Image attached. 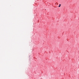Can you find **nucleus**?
Returning <instances> with one entry per match:
<instances>
[{
    "instance_id": "1",
    "label": "nucleus",
    "mask_w": 79,
    "mask_h": 79,
    "mask_svg": "<svg viewBox=\"0 0 79 79\" xmlns=\"http://www.w3.org/2000/svg\"><path fill=\"white\" fill-rule=\"evenodd\" d=\"M61 6V4H59V6H58V7H60Z\"/></svg>"
},
{
    "instance_id": "2",
    "label": "nucleus",
    "mask_w": 79,
    "mask_h": 79,
    "mask_svg": "<svg viewBox=\"0 0 79 79\" xmlns=\"http://www.w3.org/2000/svg\"><path fill=\"white\" fill-rule=\"evenodd\" d=\"M55 4H56V5H58V3H55Z\"/></svg>"
}]
</instances>
